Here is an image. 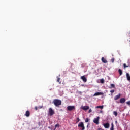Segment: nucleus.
<instances>
[{
  "instance_id": "f257e3e1",
  "label": "nucleus",
  "mask_w": 130,
  "mask_h": 130,
  "mask_svg": "<svg viewBox=\"0 0 130 130\" xmlns=\"http://www.w3.org/2000/svg\"><path fill=\"white\" fill-rule=\"evenodd\" d=\"M53 103L56 107L61 105V101L58 99H54L53 101Z\"/></svg>"
},
{
  "instance_id": "f03ea898",
  "label": "nucleus",
  "mask_w": 130,
  "mask_h": 130,
  "mask_svg": "<svg viewBox=\"0 0 130 130\" xmlns=\"http://www.w3.org/2000/svg\"><path fill=\"white\" fill-rule=\"evenodd\" d=\"M67 110H68V111L76 110V107H75V106H68L67 107Z\"/></svg>"
},
{
  "instance_id": "7ed1b4c3",
  "label": "nucleus",
  "mask_w": 130,
  "mask_h": 130,
  "mask_svg": "<svg viewBox=\"0 0 130 130\" xmlns=\"http://www.w3.org/2000/svg\"><path fill=\"white\" fill-rule=\"evenodd\" d=\"M78 127H81V128L80 129L81 130H85V125H84V122H80L78 124Z\"/></svg>"
},
{
  "instance_id": "20e7f679",
  "label": "nucleus",
  "mask_w": 130,
  "mask_h": 130,
  "mask_svg": "<svg viewBox=\"0 0 130 130\" xmlns=\"http://www.w3.org/2000/svg\"><path fill=\"white\" fill-rule=\"evenodd\" d=\"M49 115H50V116H52V115H53V114H54L55 112L52 109V108H50L49 109Z\"/></svg>"
},
{
  "instance_id": "39448f33",
  "label": "nucleus",
  "mask_w": 130,
  "mask_h": 130,
  "mask_svg": "<svg viewBox=\"0 0 130 130\" xmlns=\"http://www.w3.org/2000/svg\"><path fill=\"white\" fill-rule=\"evenodd\" d=\"M99 119H100V117H98L97 118H95L93 119L94 123H95V124H99Z\"/></svg>"
},
{
  "instance_id": "423d86ee",
  "label": "nucleus",
  "mask_w": 130,
  "mask_h": 130,
  "mask_svg": "<svg viewBox=\"0 0 130 130\" xmlns=\"http://www.w3.org/2000/svg\"><path fill=\"white\" fill-rule=\"evenodd\" d=\"M81 108L83 110H85L86 111L88 110V109H90V107H89V106H85L81 107Z\"/></svg>"
},
{
  "instance_id": "0eeeda50",
  "label": "nucleus",
  "mask_w": 130,
  "mask_h": 130,
  "mask_svg": "<svg viewBox=\"0 0 130 130\" xmlns=\"http://www.w3.org/2000/svg\"><path fill=\"white\" fill-rule=\"evenodd\" d=\"M81 79L83 82H84V83H86V82H87V78H86V77H85V76H81Z\"/></svg>"
},
{
  "instance_id": "6e6552de",
  "label": "nucleus",
  "mask_w": 130,
  "mask_h": 130,
  "mask_svg": "<svg viewBox=\"0 0 130 130\" xmlns=\"http://www.w3.org/2000/svg\"><path fill=\"white\" fill-rule=\"evenodd\" d=\"M121 95V94H120V93H119L118 95H116L114 98V100H118V99H119L120 98V96Z\"/></svg>"
},
{
  "instance_id": "1a4fd4ad",
  "label": "nucleus",
  "mask_w": 130,
  "mask_h": 130,
  "mask_svg": "<svg viewBox=\"0 0 130 130\" xmlns=\"http://www.w3.org/2000/svg\"><path fill=\"white\" fill-rule=\"evenodd\" d=\"M103 92H96L94 94L93 96H100V95H103Z\"/></svg>"
},
{
  "instance_id": "9d476101",
  "label": "nucleus",
  "mask_w": 130,
  "mask_h": 130,
  "mask_svg": "<svg viewBox=\"0 0 130 130\" xmlns=\"http://www.w3.org/2000/svg\"><path fill=\"white\" fill-rule=\"evenodd\" d=\"M110 124L109 123H106L104 124L105 128H109Z\"/></svg>"
},
{
  "instance_id": "9b49d317",
  "label": "nucleus",
  "mask_w": 130,
  "mask_h": 130,
  "mask_svg": "<svg viewBox=\"0 0 130 130\" xmlns=\"http://www.w3.org/2000/svg\"><path fill=\"white\" fill-rule=\"evenodd\" d=\"M125 103V99L124 98H121L120 100V103H121L122 104H123V103Z\"/></svg>"
},
{
  "instance_id": "f8f14e48",
  "label": "nucleus",
  "mask_w": 130,
  "mask_h": 130,
  "mask_svg": "<svg viewBox=\"0 0 130 130\" xmlns=\"http://www.w3.org/2000/svg\"><path fill=\"white\" fill-rule=\"evenodd\" d=\"M126 78H127V81H130V75L129 73H126Z\"/></svg>"
},
{
  "instance_id": "ddd939ff",
  "label": "nucleus",
  "mask_w": 130,
  "mask_h": 130,
  "mask_svg": "<svg viewBox=\"0 0 130 130\" xmlns=\"http://www.w3.org/2000/svg\"><path fill=\"white\" fill-rule=\"evenodd\" d=\"M25 116H26V117H29L30 116V111H26L25 114Z\"/></svg>"
},
{
  "instance_id": "4468645a",
  "label": "nucleus",
  "mask_w": 130,
  "mask_h": 130,
  "mask_svg": "<svg viewBox=\"0 0 130 130\" xmlns=\"http://www.w3.org/2000/svg\"><path fill=\"white\" fill-rule=\"evenodd\" d=\"M102 62H103V63H107V60H106V59H105L104 57H102Z\"/></svg>"
},
{
  "instance_id": "2eb2a0df",
  "label": "nucleus",
  "mask_w": 130,
  "mask_h": 130,
  "mask_svg": "<svg viewBox=\"0 0 130 130\" xmlns=\"http://www.w3.org/2000/svg\"><path fill=\"white\" fill-rule=\"evenodd\" d=\"M57 83H59V84H61V82H60V78L58 77V76L57 77Z\"/></svg>"
},
{
  "instance_id": "dca6fc26",
  "label": "nucleus",
  "mask_w": 130,
  "mask_h": 130,
  "mask_svg": "<svg viewBox=\"0 0 130 130\" xmlns=\"http://www.w3.org/2000/svg\"><path fill=\"white\" fill-rule=\"evenodd\" d=\"M118 73H119L120 76H121L122 75V74H123L122 70H121V69H119L118 70Z\"/></svg>"
},
{
  "instance_id": "f3484780",
  "label": "nucleus",
  "mask_w": 130,
  "mask_h": 130,
  "mask_svg": "<svg viewBox=\"0 0 130 130\" xmlns=\"http://www.w3.org/2000/svg\"><path fill=\"white\" fill-rule=\"evenodd\" d=\"M110 87H109L110 89H112V88H115V85L114 84H111Z\"/></svg>"
},
{
  "instance_id": "a211bd4d",
  "label": "nucleus",
  "mask_w": 130,
  "mask_h": 130,
  "mask_svg": "<svg viewBox=\"0 0 130 130\" xmlns=\"http://www.w3.org/2000/svg\"><path fill=\"white\" fill-rule=\"evenodd\" d=\"M110 130H114V125L113 123H111V127L110 128Z\"/></svg>"
},
{
  "instance_id": "6ab92c4d",
  "label": "nucleus",
  "mask_w": 130,
  "mask_h": 130,
  "mask_svg": "<svg viewBox=\"0 0 130 130\" xmlns=\"http://www.w3.org/2000/svg\"><path fill=\"white\" fill-rule=\"evenodd\" d=\"M103 106H98L96 107V108H100L101 109H103Z\"/></svg>"
},
{
  "instance_id": "aec40b11",
  "label": "nucleus",
  "mask_w": 130,
  "mask_h": 130,
  "mask_svg": "<svg viewBox=\"0 0 130 130\" xmlns=\"http://www.w3.org/2000/svg\"><path fill=\"white\" fill-rule=\"evenodd\" d=\"M57 127H59V124H58V123H57L55 125V128H54V130H55V129H56V128Z\"/></svg>"
},
{
  "instance_id": "412c9836",
  "label": "nucleus",
  "mask_w": 130,
  "mask_h": 130,
  "mask_svg": "<svg viewBox=\"0 0 130 130\" xmlns=\"http://www.w3.org/2000/svg\"><path fill=\"white\" fill-rule=\"evenodd\" d=\"M100 82H101V84H104V82H105L104 79H101Z\"/></svg>"
},
{
  "instance_id": "4be33fe9",
  "label": "nucleus",
  "mask_w": 130,
  "mask_h": 130,
  "mask_svg": "<svg viewBox=\"0 0 130 130\" xmlns=\"http://www.w3.org/2000/svg\"><path fill=\"white\" fill-rule=\"evenodd\" d=\"M113 114H114V115H115V116H117V112L114 111L113 112Z\"/></svg>"
},
{
  "instance_id": "5701e85b",
  "label": "nucleus",
  "mask_w": 130,
  "mask_h": 130,
  "mask_svg": "<svg viewBox=\"0 0 130 130\" xmlns=\"http://www.w3.org/2000/svg\"><path fill=\"white\" fill-rule=\"evenodd\" d=\"M123 67L125 69V68H128V66H127V64L125 63L123 64Z\"/></svg>"
},
{
  "instance_id": "b1692460",
  "label": "nucleus",
  "mask_w": 130,
  "mask_h": 130,
  "mask_svg": "<svg viewBox=\"0 0 130 130\" xmlns=\"http://www.w3.org/2000/svg\"><path fill=\"white\" fill-rule=\"evenodd\" d=\"M80 121V118L78 117L76 120V123H78Z\"/></svg>"
},
{
  "instance_id": "393cba45",
  "label": "nucleus",
  "mask_w": 130,
  "mask_h": 130,
  "mask_svg": "<svg viewBox=\"0 0 130 130\" xmlns=\"http://www.w3.org/2000/svg\"><path fill=\"white\" fill-rule=\"evenodd\" d=\"M85 122H89V118H87L85 119Z\"/></svg>"
},
{
  "instance_id": "a878e982",
  "label": "nucleus",
  "mask_w": 130,
  "mask_h": 130,
  "mask_svg": "<svg viewBox=\"0 0 130 130\" xmlns=\"http://www.w3.org/2000/svg\"><path fill=\"white\" fill-rule=\"evenodd\" d=\"M111 61L112 62V63H113V62H114V58H112L111 60Z\"/></svg>"
},
{
  "instance_id": "bb28decb",
  "label": "nucleus",
  "mask_w": 130,
  "mask_h": 130,
  "mask_svg": "<svg viewBox=\"0 0 130 130\" xmlns=\"http://www.w3.org/2000/svg\"><path fill=\"white\" fill-rule=\"evenodd\" d=\"M42 107H43V106H40L38 107V108L39 109H41V108H42Z\"/></svg>"
},
{
  "instance_id": "cd10ccee",
  "label": "nucleus",
  "mask_w": 130,
  "mask_h": 130,
  "mask_svg": "<svg viewBox=\"0 0 130 130\" xmlns=\"http://www.w3.org/2000/svg\"><path fill=\"white\" fill-rule=\"evenodd\" d=\"M115 90H111L110 92L113 94V93H114Z\"/></svg>"
},
{
  "instance_id": "c85d7f7f",
  "label": "nucleus",
  "mask_w": 130,
  "mask_h": 130,
  "mask_svg": "<svg viewBox=\"0 0 130 130\" xmlns=\"http://www.w3.org/2000/svg\"><path fill=\"white\" fill-rule=\"evenodd\" d=\"M126 103V104H127L128 105H130V101L127 102Z\"/></svg>"
},
{
  "instance_id": "c756f323",
  "label": "nucleus",
  "mask_w": 130,
  "mask_h": 130,
  "mask_svg": "<svg viewBox=\"0 0 130 130\" xmlns=\"http://www.w3.org/2000/svg\"><path fill=\"white\" fill-rule=\"evenodd\" d=\"M91 112H92V109H90L89 110L88 113H91Z\"/></svg>"
},
{
  "instance_id": "7c9ffc66",
  "label": "nucleus",
  "mask_w": 130,
  "mask_h": 130,
  "mask_svg": "<svg viewBox=\"0 0 130 130\" xmlns=\"http://www.w3.org/2000/svg\"><path fill=\"white\" fill-rule=\"evenodd\" d=\"M35 110H37L38 108H37V106H36V107H35Z\"/></svg>"
},
{
  "instance_id": "2f4dec72",
  "label": "nucleus",
  "mask_w": 130,
  "mask_h": 130,
  "mask_svg": "<svg viewBox=\"0 0 130 130\" xmlns=\"http://www.w3.org/2000/svg\"><path fill=\"white\" fill-rule=\"evenodd\" d=\"M81 86H82V87H83V86H84V84H82V85H81Z\"/></svg>"
},
{
  "instance_id": "473e14b6",
  "label": "nucleus",
  "mask_w": 130,
  "mask_h": 130,
  "mask_svg": "<svg viewBox=\"0 0 130 130\" xmlns=\"http://www.w3.org/2000/svg\"><path fill=\"white\" fill-rule=\"evenodd\" d=\"M88 126H89V125H87V127H88Z\"/></svg>"
},
{
  "instance_id": "72a5a7b5",
  "label": "nucleus",
  "mask_w": 130,
  "mask_h": 130,
  "mask_svg": "<svg viewBox=\"0 0 130 130\" xmlns=\"http://www.w3.org/2000/svg\"><path fill=\"white\" fill-rule=\"evenodd\" d=\"M116 123H117V121H116Z\"/></svg>"
}]
</instances>
